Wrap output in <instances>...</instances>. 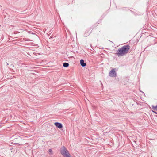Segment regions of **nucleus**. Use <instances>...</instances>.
<instances>
[{
  "instance_id": "1",
  "label": "nucleus",
  "mask_w": 157,
  "mask_h": 157,
  "mask_svg": "<svg viewBox=\"0 0 157 157\" xmlns=\"http://www.w3.org/2000/svg\"><path fill=\"white\" fill-rule=\"evenodd\" d=\"M130 48L129 45H125L117 50L116 54L118 57L125 56L128 53Z\"/></svg>"
},
{
  "instance_id": "5",
  "label": "nucleus",
  "mask_w": 157,
  "mask_h": 157,
  "mask_svg": "<svg viewBox=\"0 0 157 157\" xmlns=\"http://www.w3.org/2000/svg\"><path fill=\"white\" fill-rule=\"evenodd\" d=\"M80 63L81 66L83 67H85L86 65V63L84 62L83 59H81L80 60Z\"/></svg>"
},
{
  "instance_id": "6",
  "label": "nucleus",
  "mask_w": 157,
  "mask_h": 157,
  "mask_svg": "<svg viewBox=\"0 0 157 157\" xmlns=\"http://www.w3.org/2000/svg\"><path fill=\"white\" fill-rule=\"evenodd\" d=\"M69 64L67 63H63V66L65 67H67L69 66Z\"/></svg>"
},
{
  "instance_id": "2",
  "label": "nucleus",
  "mask_w": 157,
  "mask_h": 157,
  "mask_svg": "<svg viewBox=\"0 0 157 157\" xmlns=\"http://www.w3.org/2000/svg\"><path fill=\"white\" fill-rule=\"evenodd\" d=\"M60 152L64 157H71L68 151L64 146H63L60 149Z\"/></svg>"
},
{
  "instance_id": "10",
  "label": "nucleus",
  "mask_w": 157,
  "mask_h": 157,
  "mask_svg": "<svg viewBox=\"0 0 157 157\" xmlns=\"http://www.w3.org/2000/svg\"><path fill=\"white\" fill-rule=\"evenodd\" d=\"M7 64L8 65V63H7Z\"/></svg>"
},
{
  "instance_id": "7",
  "label": "nucleus",
  "mask_w": 157,
  "mask_h": 157,
  "mask_svg": "<svg viewBox=\"0 0 157 157\" xmlns=\"http://www.w3.org/2000/svg\"><path fill=\"white\" fill-rule=\"evenodd\" d=\"M48 152L49 153V154L50 155H52L53 154L52 151L51 149H49L48 150Z\"/></svg>"
},
{
  "instance_id": "8",
  "label": "nucleus",
  "mask_w": 157,
  "mask_h": 157,
  "mask_svg": "<svg viewBox=\"0 0 157 157\" xmlns=\"http://www.w3.org/2000/svg\"><path fill=\"white\" fill-rule=\"evenodd\" d=\"M152 109L154 110L157 111V105L156 106H152Z\"/></svg>"
},
{
  "instance_id": "9",
  "label": "nucleus",
  "mask_w": 157,
  "mask_h": 157,
  "mask_svg": "<svg viewBox=\"0 0 157 157\" xmlns=\"http://www.w3.org/2000/svg\"><path fill=\"white\" fill-rule=\"evenodd\" d=\"M153 113H155V114H157V112H155V111H153Z\"/></svg>"
},
{
  "instance_id": "4",
  "label": "nucleus",
  "mask_w": 157,
  "mask_h": 157,
  "mask_svg": "<svg viewBox=\"0 0 157 157\" xmlns=\"http://www.w3.org/2000/svg\"><path fill=\"white\" fill-rule=\"evenodd\" d=\"M54 125L58 128H61L63 127V126L61 123L56 122L54 123Z\"/></svg>"
},
{
  "instance_id": "3",
  "label": "nucleus",
  "mask_w": 157,
  "mask_h": 157,
  "mask_svg": "<svg viewBox=\"0 0 157 157\" xmlns=\"http://www.w3.org/2000/svg\"><path fill=\"white\" fill-rule=\"evenodd\" d=\"M116 68L112 69L111 70L109 73V75L110 77H116L117 76V73L116 72L115 70Z\"/></svg>"
}]
</instances>
